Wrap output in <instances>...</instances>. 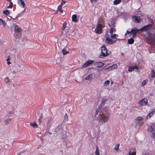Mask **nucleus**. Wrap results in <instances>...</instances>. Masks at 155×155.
Masks as SVG:
<instances>
[{"label":"nucleus","instance_id":"nucleus-33","mask_svg":"<svg viewBox=\"0 0 155 155\" xmlns=\"http://www.w3.org/2000/svg\"><path fill=\"white\" fill-rule=\"evenodd\" d=\"M10 57L9 56L8 57V58L7 59V64H11V62L10 61Z\"/></svg>","mask_w":155,"mask_h":155},{"label":"nucleus","instance_id":"nucleus-54","mask_svg":"<svg viewBox=\"0 0 155 155\" xmlns=\"http://www.w3.org/2000/svg\"><path fill=\"white\" fill-rule=\"evenodd\" d=\"M25 10H26V9H25H25H24V10H23V11L22 12H24Z\"/></svg>","mask_w":155,"mask_h":155},{"label":"nucleus","instance_id":"nucleus-41","mask_svg":"<svg viewBox=\"0 0 155 155\" xmlns=\"http://www.w3.org/2000/svg\"><path fill=\"white\" fill-rule=\"evenodd\" d=\"M142 118L141 117H137V119L138 120H142Z\"/></svg>","mask_w":155,"mask_h":155},{"label":"nucleus","instance_id":"nucleus-43","mask_svg":"<svg viewBox=\"0 0 155 155\" xmlns=\"http://www.w3.org/2000/svg\"><path fill=\"white\" fill-rule=\"evenodd\" d=\"M98 0H90L91 3L93 4L94 2H95L97 1Z\"/></svg>","mask_w":155,"mask_h":155},{"label":"nucleus","instance_id":"nucleus-37","mask_svg":"<svg viewBox=\"0 0 155 155\" xmlns=\"http://www.w3.org/2000/svg\"><path fill=\"white\" fill-rule=\"evenodd\" d=\"M111 66L113 69H116L117 68V66L116 64H114Z\"/></svg>","mask_w":155,"mask_h":155},{"label":"nucleus","instance_id":"nucleus-15","mask_svg":"<svg viewBox=\"0 0 155 155\" xmlns=\"http://www.w3.org/2000/svg\"><path fill=\"white\" fill-rule=\"evenodd\" d=\"M116 42V40H113V39H105V42L109 44H111Z\"/></svg>","mask_w":155,"mask_h":155},{"label":"nucleus","instance_id":"nucleus-26","mask_svg":"<svg viewBox=\"0 0 155 155\" xmlns=\"http://www.w3.org/2000/svg\"><path fill=\"white\" fill-rule=\"evenodd\" d=\"M153 114V113L152 112H151L147 116L146 118L147 119L149 118H150L151 116H152Z\"/></svg>","mask_w":155,"mask_h":155},{"label":"nucleus","instance_id":"nucleus-27","mask_svg":"<svg viewBox=\"0 0 155 155\" xmlns=\"http://www.w3.org/2000/svg\"><path fill=\"white\" fill-rule=\"evenodd\" d=\"M13 7V4L11 2H10L9 5L7 7V8H12Z\"/></svg>","mask_w":155,"mask_h":155},{"label":"nucleus","instance_id":"nucleus-12","mask_svg":"<svg viewBox=\"0 0 155 155\" xmlns=\"http://www.w3.org/2000/svg\"><path fill=\"white\" fill-rule=\"evenodd\" d=\"M95 66L97 68H101L104 65V64L102 62H97L94 64Z\"/></svg>","mask_w":155,"mask_h":155},{"label":"nucleus","instance_id":"nucleus-57","mask_svg":"<svg viewBox=\"0 0 155 155\" xmlns=\"http://www.w3.org/2000/svg\"><path fill=\"white\" fill-rule=\"evenodd\" d=\"M121 55H124V54H123V53H122L121 54Z\"/></svg>","mask_w":155,"mask_h":155},{"label":"nucleus","instance_id":"nucleus-29","mask_svg":"<svg viewBox=\"0 0 155 155\" xmlns=\"http://www.w3.org/2000/svg\"><path fill=\"white\" fill-rule=\"evenodd\" d=\"M134 42V39H128V43L130 44H131Z\"/></svg>","mask_w":155,"mask_h":155},{"label":"nucleus","instance_id":"nucleus-47","mask_svg":"<svg viewBox=\"0 0 155 155\" xmlns=\"http://www.w3.org/2000/svg\"><path fill=\"white\" fill-rule=\"evenodd\" d=\"M133 67L134 68V69H137L138 68V67H137V66H135Z\"/></svg>","mask_w":155,"mask_h":155},{"label":"nucleus","instance_id":"nucleus-8","mask_svg":"<svg viewBox=\"0 0 155 155\" xmlns=\"http://www.w3.org/2000/svg\"><path fill=\"white\" fill-rule=\"evenodd\" d=\"M132 20L136 23H140V17L138 15L133 16L132 17Z\"/></svg>","mask_w":155,"mask_h":155},{"label":"nucleus","instance_id":"nucleus-53","mask_svg":"<svg viewBox=\"0 0 155 155\" xmlns=\"http://www.w3.org/2000/svg\"><path fill=\"white\" fill-rule=\"evenodd\" d=\"M104 102H102L101 103V104H103V105H104Z\"/></svg>","mask_w":155,"mask_h":155},{"label":"nucleus","instance_id":"nucleus-32","mask_svg":"<svg viewBox=\"0 0 155 155\" xmlns=\"http://www.w3.org/2000/svg\"><path fill=\"white\" fill-rule=\"evenodd\" d=\"M110 83V81H109V80H107L104 83V85L105 86H107Z\"/></svg>","mask_w":155,"mask_h":155},{"label":"nucleus","instance_id":"nucleus-42","mask_svg":"<svg viewBox=\"0 0 155 155\" xmlns=\"http://www.w3.org/2000/svg\"><path fill=\"white\" fill-rule=\"evenodd\" d=\"M99 110V108H98L96 111V113H95V116H96V115H97V114H98Z\"/></svg>","mask_w":155,"mask_h":155},{"label":"nucleus","instance_id":"nucleus-17","mask_svg":"<svg viewBox=\"0 0 155 155\" xmlns=\"http://www.w3.org/2000/svg\"><path fill=\"white\" fill-rule=\"evenodd\" d=\"M72 21L73 22H77V15H76L74 14L72 15Z\"/></svg>","mask_w":155,"mask_h":155},{"label":"nucleus","instance_id":"nucleus-19","mask_svg":"<svg viewBox=\"0 0 155 155\" xmlns=\"http://www.w3.org/2000/svg\"><path fill=\"white\" fill-rule=\"evenodd\" d=\"M31 126L34 128H36L38 127V125L35 122L31 123H30Z\"/></svg>","mask_w":155,"mask_h":155},{"label":"nucleus","instance_id":"nucleus-35","mask_svg":"<svg viewBox=\"0 0 155 155\" xmlns=\"http://www.w3.org/2000/svg\"><path fill=\"white\" fill-rule=\"evenodd\" d=\"M134 70V68L133 67H129L128 71L130 72H131Z\"/></svg>","mask_w":155,"mask_h":155},{"label":"nucleus","instance_id":"nucleus-28","mask_svg":"<svg viewBox=\"0 0 155 155\" xmlns=\"http://www.w3.org/2000/svg\"><path fill=\"white\" fill-rule=\"evenodd\" d=\"M95 155H100L98 148L97 147H96Z\"/></svg>","mask_w":155,"mask_h":155},{"label":"nucleus","instance_id":"nucleus-3","mask_svg":"<svg viewBox=\"0 0 155 155\" xmlns=\"http://www.w3.org/2000/svg\"><path fill=\"white\" fill-rule=\"evenodd\" d=\"M138 31H140L139 29H137V28H135L133 29H128L125 33V35L128 34L130 36H131L132 37H130V38L129 39H133V38L135 37L136 36V34L137 32Z\"/></svg>","mask_w":155,"mask_h":155},{"label":"nucleus","instance_id":"nucleus-45","mask_svg":"<svg viewBox=\"0 0 155 155\" xmlns=\"http://www.w3.org/2000/svg\"><path fill=\"white\" fill-rule=\"evenodd\" d=\"M151 137L153 138H155V132L152 134Z\"/></svg>","mask_w":155,"mask_h":155},{"label":"nucleus","instance_id":"nucleus-55","mask_svg":"<svg viewBox=\"0 0 155 155\" xmlns=\"http://www.w3.org/2000/svg\"><path fill=\"white\" fill-rule=\"evenodd\" d=\"M18 66L19 67H20V65L19 64L18 65Z\"/></svg>","mask_w":155,"mask_h":155},{"label":"nucleus","instance_id":"nucleus-14","mask_svg":"<svg viewBox=\"0 0 155 155\" xmlns=\"http://www.w3.org/2000/svg\"><path fill=\"white\" fill-rule=\"evenodd\" d=\"M14 27L15 32L19 33H20L21 32V29L19 27L18 25H15L14 26Z\"/></svg>","mask_w":155,"mask_h":155},{"label":"nucleus","instance_id":"nucleus-24","mask_svg":"<svg viewBox=\"0 0 155 155\" xmlns=\"http://www.w3.org/2000/svg\"><path fill=\"white\" fill-rule=\"evenodd\" d=\"M3 13L5 15H8L9 14L10 12L9 10H4L3 11Z\"/></svg>","mask_w":155,"mask_h":155},{"label":"nucleus","instance_id":"nucleus-9","mask_svg":"<svg viewBox=\"0 0 155 155\" xmlns=\"http://www.w3.org/2000/svg\"><path fill=\"white\" fill-rule=\"evenodd\" d=\"M18 3L20 6L22 8H24L25 4L24 0H18Z\"/></svg>","mask_w":155,"mask_h":155},{"label":"nucleus","instance_id":"nucleus-1","mask_svg":"<svg viewBox=\"0 0 155 155\" xmlns=\"http://www.w3.org/2000/svg\"><path fill=\"white\" fill-rule=\"evenodd\" d=\"M109 114L106 108L102 109L99 112V120L101 122L105 123L107 122L109 118Z\"/></svg>","mask_w":155,"mask_h":155},{"label":"nucleus","instance_id":"nucleus-2","mask_svg":"<svg viewBox=\"0 0 155 155\" xmlns=\"http://www.w3.org/2000/svg\"><path fill=\"white\" fill-rule=\"evenodd\" d=\"M61 125L57 124H55L51 126L48 128V131L50 134H54L58 132L61 128Z\"/></svg>","mask_w":155,"mask_h":155},{"label":"nucleus","instance_id":"nucleus-4","mask_svg":"<svg viewBox=\"0 0 155 155\" xmlns=\"http://www.w3.org/2000/svg\"><path fill=\"white\" fill-rule=\"evenodd\" d=\"M101 54L99 56L100 58H103L108 55L107 48L105 46H103L101 48Z\"/></svg>","mask_w":155,"mask_h":155},{"label":"nucleus","instance_id":"nucleus-22","mask_svg":"<svg viewBox=\"0 0 155 155\" xmlns=\"http://www.w3.org/2000/svg\"><path fill=\"white\" fill-rule=\"evenodd\" d=\"M110 35L111 38H112L113 39H117V38H116L118 36V35L117 34H110Z\"/></svg>","mask_w":155,"mask_h":155},{"label":"nucleus","instance_id":"nucleus-16","mask_svg":"<svg viewBox=\"0 0 155 155\" xmlns=\"http://www.w3.org/2000/svg\"><path fill=\"white\" fill-rule=\"evenodd\" d=\"M93 74H91L86 76L85 79L87 80L91 81L92 79Z\"/></svg>","mask_w":155,"mask_h":155},{"label":"nucleus","instance_id":"nucleus-38","mask_svg":"<svg viewBox=\"0 0 155 155\" xmlns=\"http://www.w3.org/2000/svg\"><path fill=\"white\" fill-rule=\"evenodd\" d=\"M105 70H108L109 71L112 70H113V68H112V66H109L108 67H107L105 68Z\"/></svg>","mask_w":155,"mask_h":155},{"label":"nucleus","instance_id":"nucleus-48","mask_svg":"<svg viewBox=\"0 0 155 155\" xmlns=\"http://www.w3.org/2000/svg\"><path fill=\"white\" fill-rule=\"evenodd\" d=\"M61 3H63V5H64L66 3V2L62 0Z\"/></svg>","mask_w":155,"mask_h":155},{"label":"nucleus","instance_id":"nucleus-50","mask_svg":"<svg viewBox=\"0 0 155 155\" xmlns=\"http://www.w3.org/2000/svg\"><path fill=\"white\" fill-rule=\"evenodd\" d=\"M63 5V3H61V4L59 5L58 6H61V7L62 8V6Z\"/></svg>","mask_w":155,"mask_h":155},{"label":"nucleus","instance_id":"nucleus-6","mask_svg":"<svg viewBox=\"0 0 155 155\" xmlns=\"http://www.w3.org/2000/svg\"><path fill=\"white\" fill-rule=\"evenodd\" d=\"M67 23L66 22H65L63 23L62 28L63 32L65 31V33H67L69 32L70 28L68 27L67 26Z\"/></svg>","mask_w":155,"mask_h":155},{"label":"nucleus","instance_id":"nucleus-46","mask_svg":"<svg viewBox=\"0 0 155 155\" xmlns=\"http://www.w3.org/2000/svg\"><path fill=\"white\" fill-rule=\"evenodd\" d=\"M63 134H64L63 135V137H62L63 138H64L66 137V134L65 133H64Z\"/></svg>","mask_w":155,"mask_h":155},{"label":"nucleus","instance_id":"nucleus-13","mask_svg":"<svg viewBox=\"0 0 155 155\" xmlns=\"http://www.w3.org/2000/svg\"><path fill=\"white\" fill-rule=\"evenodd\" d=\"M93 62V61L91 60H89L86 62L83 65V68H86L88 66L92 64Z\"/></svg>","mask_w":155,"mask_h":155},{"label":"nucleus","instance_id":"nucleus-18","mask_svg":"<svg viewBox=\"0 0 155 155\" xmlns=\"http://www.w3.org/2000/svg\"><path fill=\"white\" fill-rule=\"evenodd\" d=\"M0 25H2L4 28L5 27V21L1 18H0Z\"/></svg>","mask_w":155,"mask_h":155},{"label":"nucleus","instance_id":"nucleus-7","mask_svg":"<svg viewBox=\"0 0 155 155\" xmlns=\"http://www.w3.org/2000/svg\"><path fill=\"white\" fill-rule=\"evenodd\" d=\"M152 27V25L151 24H149L143 26L142 28L139 29V30L141 31H146L150 30Z\"/></svg>","mask_w":155,"mask_h":155},{"label":"nucleus","instance_id":"nucleus-56","mask_svg":"<svg viewBox=\"0 0 155 155\" xmlns=\"http://www.w3.org/2000/svg\"><path fill=\"white\" fill-rule=\"evenodd\" d=\"M11 0H7V1H8V2H10V1H11Z\"/></svg>","mask_w":155,"mask_h":155},{"label":"nucleus","instance_id":"nucleus-23","mask_svg":"<svg viewBox=\"0 0 155 155\" xmlns=\"http://www.w3.org/2000/svg\"><path fill=\"white\" fill-rule=\"evenodd\" d=\"M116 31L115 28H111L110 30V34H112L113 32H115Z\"/></svg>","mask_w":155,"mask_h":155},{"label":"nucleus","instance_id":"nucleus-59","mask_svg":"<svg viewBox=\"0 0 155 155\" xmlns=\"http://www.w3.org/2000/svg\"><path fill=\"white\" fill-rule=\"evenodd\" d=\"M154 83L155 84V81H154Z\"/></svg>","mask_w":155,"mask_h":155},{"label":"nucleus","instance_id":"nucleus-44","mask_svg":"<svg viewBox=\"0 0 155 155\" xmlns=\"http://www.w3.org/2000/svg\"><path fill=\"white\" fill-rule=\"evenodd\" d=\"M146 83V81H144L142 83V86H143Z\"/></svg>","mask_w":155,"mask_h":155},{"label":"nucleus","instance_id":"nucleus-52","mask_svg":"<svg viewBox=\"0 0 155 155\" xmlns=\"http://www.w3.org/2000/svg\"><path fill=\"white\" fill-rule=\"evenodd\" d=\"M56 64H57L58 65H60V63H59V62H56Z\"/></svg>","mask_w":155,"mask_h":155},{"label":"nucleus","instance_id":"nucleus-21","mask_svg":"<svg viewBox=\"0 0 155 155\" xmlns=\"http://www.w3.org/2000/svg\"><path fill=\"white\" fill-rule=\"evenodd\" d=\"M121 2V0H114L113 3L114 5H117Z\"/></svg>","mask_w":155,"mask_h":155},{"label":"nucleus","instance_id":"nucleus-51","mask_svg":"<svg viewBox=\"0 0 155 155\" xmlns=\"http://www.w3.org/2000/svg\"><path fill=\"white\" fill-rule=\"evenodd\" d=\"M144 155H151L150 154L148 153H146Z\"/></svg>","mask_w":155,"mask_h":155},{"label":"nucleus","instance_id":"nucleus-49","mask_svg":"<svg viewBox=\"0 0 155 155\" xmlns=\"http://www.w3.org/2000/svg\"><path fill=\"white\" fill-rule=\"evenodd\" d=\"M63 5V3H61V4L59 5L58 6H61V7L62 8V6Z\"/></svg>","mask_w":155,"mask_h":155},{"label":"nucleus","instance_id":"nucleus-25","mask_svg":"<svg viewBox=\"0 0 155 155\" xmlns=\"http://www.w3.org/2000/svg\"><path fill=\"white\" fill-rule=\"evenodd\" d=\"M155 71L154 70H152V71L151 77L152 78H153L155 77Z\"/></svg>","mask_w":155,"mask_h":155},{"label":"nucleus","instance_id":"nucleus-39","mask_svg":"<svg viewBox=\"0 0 155 155\" xmlns=\"http://www.w3.org/2000/svg\"><path fill=\"white\" fill-rule=\"evenodd\" d=\"M136 155V152H132V153H131V152H129V155Z\"/></svg>","mask_w":155,"mask_h":155},{"label":"nucleus","instance_id":"nucleus-20","mask_svg":"<svg viewBox=\"0 0 155 155\" xmlns=\"http://www.w3.org/2000/svg\"><path fill=\"white\" fill-rule=\"evenodd\" d=\"M148 130L149 132L153 133L154 131L153 129L152 126H149L148 128Z\"/></svg>","mask_w":155,"mask_h":155},{"label":"nucleus","instance_id":"nucleus-58","mask_svg":"<svg viewBox=\"0 0 155 155\" xmlns=\"http://www.w3.org/2000/svg\"><path fill=\"white\" fill-rule=\"evenodd\" d=\"M109 26H111V25H110V24H109Z\"/></svg>","mask_w":155,"mask_h":155},{"label":"nucleus","instance_id":"nucleus-40","mask_svg":"<svg viewBox=\"0 0 155 155\" xmlns=\"http://www.w3.org/2000/svg\"><path fill=\"white\" fill-rule=\"evenodd\" d=\"M105 36L106 37V39H110V36L108 34H106Z\"/></svg>","mask_w":155,"mask_h":155},{"label":"nucleus","instance_id":"nucleus-36","mask_svg":"<svg viewBox=\"0 0 155 155\" xmlns=\"http://www.w3.org/2000/svg\"><path fill=\"white\" fill-rule=\"evenodd\" d=\"M119 146V144H117V145L116 147L114 148V149L115 150L117 151L118 149Z\"/></svg>","mask_w":155,"mask_h":155},{"label":"nucleus","instance_id":"nucleus-31","mask_svg":"<svg viewBox=\"0 0 155 155\" xmlns=\"http://www.w3.org/2000/svg\"><path fill=\"white\" fill-rule=\"evenodd\" d=\"M62 51L63 55H65L69 53V51H66L64 49L62 50Z\"/></svg>","mask_w":155,"mask_h":155},{"label":"nucleus","instance_id":"nucleus-10","mask_svg":"<svg viewBox=\"0 0 155 155\" xmlns=\"http://www.w3.org/2000/svg\"><path fill=\"white\" fill-rule=\"evenodd\" d=\"M147 103V100L146 98H144L140 101L139 104L141 105L144 106L146 105Z\"/></svg>","mask_w":155,"mask_h":155},{"label":"nucleus","instance_id":"nucleus-5","mask_svg":"<svg viewBox=\"0 0 155 155\" xmlns=\"http://www.w3.org/2000/svg\"><path fill=\"white\" fill-rule=\"evenodd\" d=\"M103 27V25L101 23L97 24L96 28L95 30V32L96 33L100 34L101 33L102 28Z\"/></svg>","mask_w":155,"mask_h":155},{"label":"nucleus","instance_id":"nucleus-30","mask_svg":"<svg viewBox=\"0 0 155 155\" xmlns=\"http://www.w3.org/2000/svg\"><path fill=\"white\" fill-rule=\"evenodd\" d=\"M58 9L59 11L61 13H62L63 12V10L62 9V8L61 7V6H58Z\"/></svg>","mask_w":155,"mask_h":155},{"label":"nucleus","instance_id":"nucleus-11","mask_svg":"<svg viewBox=\"0 0 155 155\" xmlns=\"http://www.w3.org/2000/svg\"><path fill=\"white\" fill-rule=\"evenodd\" d=\"M68 41L67 39H62L60 44L63 47H66L67 45Z\"/></svg>","mask_w":155,"mask_h":155},{"label":"nucleus","instance_id":"nucleus-34","mask_svg":"<svg viewBox=\"0 0 155 155\" xmlns=\"http://www.w3.org/2000/svg\"><path fill=\"white\" fill-rule=\"evenodd\" d=\"M64 121H66L68 120V117L67 114H65L64 117Z\"/></svg>","mask_w":155,"mask_h":155}]
</instances>
